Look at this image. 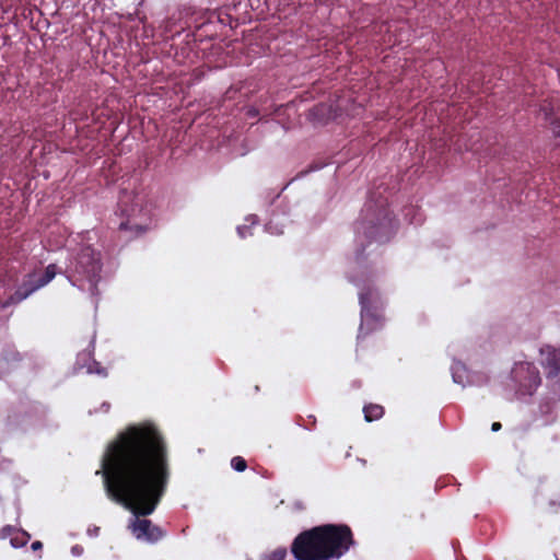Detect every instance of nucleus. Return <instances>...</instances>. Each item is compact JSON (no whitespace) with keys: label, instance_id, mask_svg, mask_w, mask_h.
<instances>
[{"label":"nucleus","instance_id":"f257e3e1","mask_svg":"<svg viewBox=\"0 0 560 560\" xmlns=\"http://www.w3.org/2000/svg\"><path fill=\"white\" fill-rule=\"evenodd\" d=\"M107 495L133 515L128 526L138 539L155 544L166 532L144 518L162 501L171 477L167 443L151 423L129 425L107 446L103 457Z\"/></svg>","mask_w":560,"mask_h":560},{"label":"nucleus","instance_id":"f03ea898","mask_svg":"<svg viewBox=\"0 0 560 560\" xmlns=\"http://www.w3.org/2000/svg\"><path fill=\"white\" fill-rule=\"evenodd\" d=\"M394 230L395 223L386 199L380 198L376 201L370 199L355 225L358 237L363 235L369 243H385L389 241Z\"/></svg>","mask_w":560,"mask_h":560},{"label":"nucleus","instance_id":"7ed1b4c3","mask_svg":"<svg viewBox=\"0 0 560 560\" xmlns=\"http://www.w3.org/2000/svg\"><path fill=\"white\" fill-rule=\"evenodd\" d=\"M101 270V254L90 245L80 248L69 267L73 283L88 282L92 294L97 289Z\"/></svg>","mask_w":560,"mask_h":560},{"label":"nucleus","instance_id":"20e7f679","mask_svg":"<svg viewBox=\"0 0 560 560\" xmlns=\"http://www.w3.org/2000/svg\"><path fill=\"white\" fill-rule=\"evenodd\" d=\"M296 560H328L323 526H315L300 533L291 545Z\"/></svg>","mask_w":560,"mask_h":560},{"label":"nucleus","instance_id":"39448f33","mask_svg":"<svg viewBox=\"0 0 560 560\" xmlns=\"http://www.w3.org/2000/svg\"><path fill=\"white\" fill-rule=\"evenodd\" d=\"M359 302L361 306V325L359 328L358 339L364 338L371 331L383 326L384 316L380 305L381 296L373 287H365L359 293Z\"/></svg>","mask_w":560,"mask_h":560},{"label":"nucleus","instance_id":"423d86ee","mask_svg":"<svg viewBox=\"0 0 560 560\" xmlns=\"http://www.w3.org/2000/svg\"><path fill=\"white\" fill-rule=\"evenodd\" d=\"M323 534L328 560L339 559L355 544L351 528L346 524H325Z\"/></svg>","mask_w":560,"mask_h":560},{"label":"nucleus","instance_id":"0eeeda50","mask_svg":"<svg viewBox=\"0 0 560 560\" xmlns=\"http://www.w3.org/2000/svg\"><path fill=\"white\" fill-rule=\"evenodd\" d=\"M57 273V267L56 265L51 264L48 265L44 272H31L27 273L24 278L22 283L18 287L15 292L10 295L8 301L5 302L4 306L16 304L28 298L32 293H34L36 290L45 287L56 276Z\"/></svg>","mask_w":560,"mask_h":560},{"label":"nucleus","instance_id":"6e6552de","mask_svg":"<svg viewBox=\"0 0 560 560\" xmlns=\"http://www.w3.org/2000/svg\"><path fill=\"white\" fill-rule=\"evenodd\" d=\"M121 215L125 217V219L119 223V231L126 234V241L138 237L148 231L149 219L142 215L141 208L132 207L130 211L121 208Z\"/></svg>","mask_w":560,"mask_h":560},{"label":"nucleus","instance_id":"1a4fd4ad","mask_svg":"<svg viewBox=\"0 0 560 560\" xmlns=\"http://www.w3.org/2000/svg\"><path fill=\"white\" fill-rule=\"evenodd\" d=\"M399 31L396 22H381L373 25V33L380 36L377 42L384 47H394L401 43Z\"/></svg>","mask_w":560,"mask_h":560},{"label":"nucleus","instance_id":"9d476101","mask_svg":"<svg viewBox=\"0 0 560 560\" xmlns=\"http://www.w3.org/2000/svg\"><path fill=\"white\" fill-rule=\"evenodd\" d=\"M542 365L548 370V377H556L560 374V350L547 346L540 350Z\"/></svg>","mask_w":560,"mask_h":560},{"label":"nucleus","instance_id":"9b49d317","mask_svg":"<svg viewBox=\"0 0 560 560\" xmlns=\"http://www.w3.org/2000/svg\"><path fill=\"white\" fill-rule=\"evenodd\" d=\"M330 116H331V106L327 105L325 103L316 104L310 109V117L313 120H316L319 122H324V121L328 120L330 118Z\"/></svg>","mask_w":560,"mask_h":560},{"label":"nucleus","instance_id":"f8f14e48","mask_svg":"<svg viewBox=\"0 0 560 560\" xmlns=\"http://www.w3.org/2000/svg\"><path fill=\"white\" fill-rule=\"evenodd\" d=\"M363 412L365 421L372 422L384 416V407L377 404H369L364 406Z\"/></svg>","mask_w":560,"mask_h":560},{"label":"nucleus","instance_id":"ddd939ff","mask_svg":"<svg viewBox=\"0 0 560 560\" xmlns=\"http://www.w3.org/2000/svg\"><path fill=\"white\" fill-rule=\"evenodd\" d=\"M20 361H21V355L15 349L5 348L2 351L0 363L5 364L7 369H9L10 365H14L15 363H19Z\"/></svg>","mask_w":560,"mask_h":560},{"label":"nucleus","instance_id":"4468645a","mask_svg":"<svg viewBox=\"0 0 560 560\" xmlns=\"http://www.w3.org/2000/svg\"><path fill=\"white\" fill-rule=\"evenodd\" d=\"M30 539L31 536L27 532L23 529H18L16 533L11 537L10 544L14 548H21L24 547Z\"/></svg>","mask_w":560,"mask_h":560},{"label":"nucleus","instance_id":"2eb2a0df","mask_svg":"<svg viewBox=\"0 0 560 560\" xmlns=\"http://www.w3.org/2000/svg\"><path fill=\"white\" fill-rule=\"evenodd\" d=\"M231 466L236 471L242 472L247 468V463L242 456H234L231 459Z\"/></svg>","mask_w":560,"mask_h":560},{"label":"nucleus","instance_id":"dca6fc26","mask_svg":"<svg viewBox=\"0 0 560 560\" xmlns=\"http://www.w3.org/2000/svg\"><path fill=\"white\" fill-rule=\"evenodd\" d=\"M18 528L12 525H5L0 529V538L5 539L10 538L16 533Z\"/></svg>","mask_w":560,"mask_h":560},{"label":"nucleus","instance_id":"f3484780","mask_svg":"<svg viewBox=\"0 0 560 560\" xmlns=\"http://www.w3.org/2000/svg\"><path fill=\"white\" fill-rule=\"evenodd\" d=\"M550 129H551L553 137L558 140V143H560V122H559V120H557V119L551 120Z\"/></svg>","mask_w":560,"mask_h":560},{"label":"nucleus","instance_id":"a211bd4d","mask_svg":"<svg viewBox=\"0 0 560 560\" xmlns=\"http://www.w3.org/2000/svg\"><path fill=\"white\" fill-rule=\"evenodd\" d=\"M285 557V550H276L271 555V560H283Z\"/></svg>","mask_w":560,"mask_h":560},{"label":"nucleus","instance_id":"6ab92c4d","mask_svg":"<svg viewBox=\"0 0 560 560\" xmlns=\"http://www.w3.org/2000/svg\"><path fill=\"white\" fill-rule=\"evenodd\" d=\"M31 548H32L34 551L39 550V549H42V548H43V544H42V541L36 540V541H34V542L32 544Z\"/></svg>","mask_w":560,"mask_h":560},{"label":"nucleus","instance_id":"aec40b11","mask_svg":"<svg viewBox=\"0 0 560 560\" xmlns=\"http://www.w3.org/2000/svg\"><path fill=\"white\" fill-rule=\"evenodd\" d=\"M501 428H502V425H501L500 422H493L492 425H491V430L493 432H497V431L501 430Z\"/></svg>","mask_w":560,"mask_h":560},{"label":"nucleus","instance_id":"412c9836","mask_svg":"<svg viewBox=\"0 0 560 560\" xmlns=\"http://www.w3.org/2000/svg\"><path fill=\"white\" fill-rule=\"evenodd\" d=\"M10 420L12 421V423H13V424L19 425V422H18L15 419H12V418L10 417Z\"/></svg>","mask_w":560,"mask_h":560},{"label":"nucleus","instance_id":"4be33fe9","mask_svg":"<svg viewBox=\"0 0 560 560\" xmlns=\"http://www.w3.org/2000/svg\"><path fill=\"white\" fill-rule=\"evenodd\" d=\"M248 114H250V115H253V116H254V115H257V112L248 110Z\"/></svg>","mask_w":560,"mask_h":560},{"label":"nucleus","instance_id":"5701e85b","mask_svg":"<svg viewBox=\"0 0 560 560\" xmlns=\"http://www.w3.org/2000/svg\"><path fill=\"white\" fill-rule=\"evenodd\" d=\"M248 114H250V115H253V116H254V115H257V112L248 110Z\"/></svg>","mask_w":560,"mask_h":560},{"label":"nucleus","instance_id":"b1692460","mask_svg":"<svg viewBox=\"0 0 560 560\" xmlns=\"http://www.w3.org/2000/svg\"><path fill=\"white\" fill-rule=\"evenodd\" d=\"M310 418L313 419V424H314L316 422V419L313 416H311Z\"/></svg>","mask_w":560,"mask_h":560}]
</instances>
